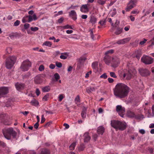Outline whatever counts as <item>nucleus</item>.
<instances>
[{"mask_svg":"<svg viewBox=\"0 0 154 154\" xmlns=\"http://www.w3.org/2000/svg\"><path fill=\"white\" fill-rule=\"evenodd\" d=\"M8 116L6 114H1L0 115V122H3L6 125L5 122V120H8Z\"/></svg>","mask_w":154,"mask_h":154,"instance_id":"2eb2a0df","label":"nucleus"},{"mask_svg":"<svg viewBox=\"0 0 154 154\" xmlns=\"http://www.w3.org/2000/svg\"><path fill=\"white\" fill-rule=\"evenodd\" d=\"M107 76L106 74V73H104L102 75H101L100 76V78H103L104 79H106L107 78Z\"/></svg>","mask_w":154,"mask_h":154,"instance_id":"de8ad7c7","label":"nucleus"},{"mask_svg":"<svg viewBox=\"0 0 154 154\" xmlns=\"http://www.w3.org/2000/svg\"><path fill=\"white\" fill-rule=\"evenodd\" d=\"M30 103L32 105L35 106H37L38 104V101L34 99H33V100L31 101Z\"/></svg>","mask_w":154,"mask_h":154,"instance_id":"2f4dec72","label":"nucleus"},{"mask_svg":"<svg viewBox=\"0 0 154 154\" xmlns=\"http://www.w3.org/2000/svg\"><path fill=\"white\" fill-rule=\"evenodd\" d=\"M95 88L94 87H89L86 89V91L88 93L91 92L92 91H95Z\"/></svg>","mask_w":154,"mask_h":154,"instance_id":"c85d7f7f","label":"nucleus"},{"mask_svg":"<svg viewBox=\"0 0 154 154\" xmlns=\"http://www.w3.org/2000/svg\"><path fill=\"white\" fill-rule=\"evenodd\" d=\"M116 111L122 117H123L125 112V108L121 105H117L116 106Z\"/></svg>","mask_w":154,"mask_h":154,"instance_id":"6e6552de","label":"nucleus"},{"mask_svg":"<svg viewBox=\"0 0 154 154\" xmlns=\"http://www.w3.org/2000/svg\"><path fill=\"white\" fill-rule=\"evenodd\" d=\"M111 125L112 127L116 130L119 129L123 131L127 127V124L125 122L123 123L120 121L114 120L111 121Z\"/></svg>","mask_w":154,"mask_h":154,"instance_id":"f03ea898","label":"nucleus"},{"mask_svg":"<svg viewBox=\"0 0 154 154\" xmlns=\"http://www.w3.org/2000/svg\"><path fill=\"white\" fill-rule=\"evenodd\" d=\"M119 22L116 20V23H115L114 24V27H117L118 26H119Z\"/></svg>","mask_w":154,"mask_h":154,"instance_id":"e2e57ef3","label":"nucleus"},{"mask_svg":"<svg viewBox=\"0 0 154 154\" xmlns=\"http://www.w3.org/2000/svg\"><path fill=\"white\" fill-rule=\"evenodd\" d=\"M98 62H95L93 63L92 64V66L93 68L95 69H98Z\"/></svg>","mask_w":154,"mask_h":154,"instance_id":"72a5a7b5","label":"nucleus"},{"mask_svg":"<svg viewBox=\"0 0 154 154\" xmlns=\"http://www.w3.org/2000/svg\"><path fill=\"white\" fill-rule=\"evenodd\" d=\"M85 148V146L83 143L80 144V146L78 147V150L81 151L83 150Z\"/></svg>","mask_w":154,"mask_h":154,"instance_id":"7c9ffc66","label":"nucleus"},{"mask_svg":"<svg viewBox=\"0 0 154 154\" xmlns=\"http://www.w3.org/2000/svg\"><path fill=\"white\" fill-rule=\"evenodd\" d=\"M137 3L136 0H131L127 4L125 9L126 11H129L131 9L135 6V4Z\"/></svg>","mask_w":154,"mask_h":154,"instance_id":"0eeeda50","label":"nucleus"},{"mask_svg":"<svg viewBox=\"0 0 154 154\" xmlns=\"http://www.w3.org/2000/svg\"><path fill=\"white\" fill-rule=\"evenodd\" d=\"M16 60L15 56H11L6 60V66L8 69H11L13 66Z\"/></svg>","mask_w":154,"mask_h":154,"instance_id":"20e7f679","label":"nucleus"},{"mask_svg":"<svg viewBox=\"0 0 154 154\" xmlns=\"http://www.w3.org/2000/svg\"><path fill=\"white\" fill-rule=\"evenodd\" d=\"M43 45L50 47L52 45V44L51 42L49 41H46L43 43Z\"/></svg>","mask_w":154,"mask_h":154,"instance_id":"c9c22d12","label":"nucleus"},{"mask_svg":"<svg viewBox=\"0 0 154 154\" xmlns=\"http://www.w3.org/2000/svg\"><path fill=\"white\" fill-rule=\"evenodd\" d=\"M136 73V71L135 69L132 68L129 69L127 73V79L130 80L135 75Z\"/></svg>","mask_w":154,"mask_h":154,"instance_id":"1a4fd4ad","label":"nucleus"},{"mask_svg":"<svg viewBox=\"0 0 154 154\" xmlns=\"http://www.w3.org/2000/svg\"><path fill=\"white\" fill-rule=\"evenodd\" d=\"M76 145V142L72 143L69 146V148L70 150H73L75 149V148Z\"/></svg>","mask_w":154,"mask_h":154,"instance_id":"c756f323","label":"nucleus"},{"mask_svg":"<svg viewBox=\"0 0 154 154\" xmlns=\"http://www.w3.org/2000/svg\"><path fill=\"white\" fill-rule=\"evenodd\" d=\"M150 42L151 43V45L150 46L152 45H154V37H153L150 41Z\"/></svg>","mask_w":154,"mask_h":154,"instance_id":"774afa93","label":"nucleus"},{"mask_svg":"<svg viewBox=\"0 0 154 154\" xmlns=\"http://www.w3.org/2000/svg\"><path fill=\"white\" fill-rule=\"evenodd\" d=\"M69 15L70 17H71L74 20H75L77 19L76 13L75 11L72 10L69 12Z\"/></svg>","mask_w":154,"mask_h":154,"instance_id":"6ab92c4d","label":"nucleus"},{"mask_svg":"<svg viewBox=\"0 0 154 154\" xmlns=\"http://www.w3.org/2000/svg\"><path fill=\"white\" fill-rule=\"evenodd\" d=\"M55 79L56 81H57L58 80L60 79V76L58 73H56L54 75Z\"/></svg>","mask_w":154,"mask_h":154,"instance_id":"58836bf2","label":"nucleus"},{"mask_svg":"<svg viewBox=\"0 0 154 154\" xmlns=\"http://www.w3.org/2000/svg\"><path fill=\"white\" fill-rule=\"evenodd\" d=\"M30 29L31 31L34 32H35L38 30V28L37 27H31L30 28Z\"/></svg>","mask_w":154,"mask_h":154,"instance_id":"a18cd8bd","label":"nucleus"},{"mask_svg":"<svg viewBox=\"0 0 154 154\" xmlns=\"http://www.w3.org/2000/svg\"><path fill=\"white\" fill-rule=\"evenodd\" d=\"M26 18H28V20L27 21L28 22H30L33 20H35L37 19V17L36 15L35 14H34L32 16L31 15L26 16Z\"/></svg>","mask_w":154,"mask_h":154,"instance_id":"dca6fc26","label":"nucleus"},{"mask_svg":"<svg viewBox=\"0 0 154 154\" xmlns=\"http://www.w3.org/2000/svg\"><path fill=\"white\" fill-rule=\"evenodd\" d=\"M36 95L37 96L39 95L40 94V92L38 88H36L35 92Z\"/></svg>","mask_w":154,"mask_h":154,"instance_id":"bf43d9fd","label":"nucleus"},{"mask_svg":"<svg viewBox=\"0 0 154 154\" xmlns=\"http://www.w3.org/2000/svg\"><path fill=\"white\" fill-rule=\"evenodd\" d=\"M131 39V38L130 37L126 38L123 39V41L124 42V44L126 43L127 42H129Z\"/></svg>","mask_w":154,"mask_h":154,"instance_id":"37998d69","label":"nucleus"},{"mask_svg":"<svg viewBox=\"0 0 154 154\" xmlns=\"http://www.w3.org/2000/svg\"><path fill=\"white\" fill-rule=\"evenodd\" d=\"M30 75L31 74L30 72H29L25 75H22L23 79H28Z\"/></svg>","mask_w":154,"mask_h":154,"instance_id":"f704fd0d","label":"nucleus"},{"mask_svg":"<svg viewBox=\"0 0 154 154\" xmlns=\"http://www.w3.org/2000/svg\"><path fill=\"white\" fill-rule=\"evenodd\" d=\"M110 75L111 77L114 78H116L117 77L115 73L113 72H110Z\"/></svg>","mask_w":154,"mask_h":154,"instance_id":"ea45409f","label":"nucleus"},{"mask_svg":"<svg viewBox=\"0 0 154 154\" xmlns=\"http://www.w3.org/2000/svg\"><path fill=\"white\" fill-rule=\"evenodd\" d=\"M114 52V50L113 49H111L109 50V51H108L106 52L105 53V55H108V54H112Z\"/></svg>","mask_w":154,"mask_h":154,"instance_id":"4c0bfd02","label":"nucleus"},{"mask_svg":"<svg viewBox=\"0 0 154 154\" xmlns=\"http://www.w3.org/2000/svg\"><path fill=\"white\" fill-rule=\"evenodd\" d=\"M135 57L138 59H139L140 57L141 54L140 50H137L135 51L134 52Z\"/></svg>","mask_w":154,"mask_h":154,"instance_id":"4be33fe9","label":"nucleus"},{"mask_svg":"<svg viewBox=\"0 0 154 154\" xmlns=\"http://www.w3.org/2000/svg\"><path fill=\"white\" fill-rule=\"evenodd\" d=\"M97 20V18L95 17L94 16H92L91 17L89 22L92 23V24H94L96 22Z\"/></svg>","mask_w":154,"mask_h":154,"instance_id":"a878e982","label":"nucleus"},{"mask_svg":"<svg viewBox=\"0 0 154 154\" xmlns=\"http://www.w3.org/2000/svg\"><path fill=\"white\" fill-rule=\"evenodd\" d=\"M87 114V108L84 107L82 109V110L81 113V116L83 119L86 118Z\"/></svg>","mask_w":154,"mask_h":154,"instance_id":"412c9836","label":"nucleus"},{"mask_svg":"<svg viewBox=\"0 0 154 154\" xmlns=\"http://www.w3.org/2000/svg\"><path fill=\"white\" fill-rule=\"evenodd\" d=\"M106 23V21L105 20H100L99 22V23L101 25H103Z\"/></svg>","mask_w":154,"mask_h":154,"instance_id":"4d7b16f0","label":"nucleus"},{"mask_svg":"<svg viewBox=\"0 0 154 154\" xmlns=\"http://www.w3.org/2000/svg\"><path fill=\"white\" fill-rule=\"evenodd\" d=\"M97 2L99 4L103 5L105 3V1L102 0H98L97 1Z\"/></svg>","mask_w":154,"mask_h":154,"instance_id":"c03bdc74","label":"nucleus"},{"mask_svg":"<svg viewBox=\"0 0 154 154\" xmlns=\"http://www.w3.org/2000/svg\"><path fill=\"white\" fill-rule=\"evenodd\" d=\"M90 35L91 36V37L92 39H94V35L93 34V30L92 29H90Z\"/></svg>","mask_w":154,"mask_h":154,"instance_id":"09e8293b","label":"nucleus"},{"mask_svg":"<svg viewBox=\"0 0 154 154\" xmlns=\"http://www.w3.org/2000/svg\"><path fill=\"white\" fill-rule=\"evenodd\" d=\"M116 43L118 44H124L123 39L118 41Z\"/></svg>","mask_w":154,"mask_h":154,"instance_id":"864d4df0","label":"nucleus"},{"mask_svg":"<svg viewBox=\"0 0 154 154\" xmlns=\"http://www.w3.org/2000/svg\"><path fill=\"white\" fill-rule=\"evenodd\" d=\"M84 141L85 143H88L91 139V137L89 135L88 132H85L84 134Z\"/></svg>","mask_w":154,"mask_h":154,"instance_id":"a211bd4d","label":"nucleus"},{"mask_svg":"<svg viewBox=\"0 0 154 154\" xmlns=\"http://www.w3.org/2000/svg\"><path fill=\"white\" fill-rule=\"evenodd\" d=\"M42 91L43 92H48L51 90V87L49 86H47L42 88Z\"/></svg>","mask_w":154,"mask_h":154,"instance_id":"bb28decb","label":"nucleus"},{"mask_svg":"<svg viewBox=\"0 0 154 154\" xmlns=\"http://www.w3.org/2000/svg\"><path fill=\"white\" fill-rule=\"evenodd\" d=\"M9 36L12 39L15 36V34L14 33H11L9 35Z\"/></svg>","mask_w":154,"mask_h":154,"instance_id":"603ef678","label":"nucleus"},{"mask_svg":"<svg viewBox=\"0 0 154 154\" xmlns=\"http://www.w3.org/2000/svg\"><path fill=\"white\" fill-rule=\"evenodd\" d=\"M139 72L142 76H147L149 74V71L147 69H139Z\"/></svg>","mask_w":154,"mask_h":154,"instance_id":"4468645a","label":"nucleus"},{"mask_svg":"<svg viewBox=\"0 0 154 154\" xmlns=\"http://www.w3.org/2000/svg\"><path fill=\"white\" fill-rule=\"evenodd\" d=\"M89 5L88 4L82 5L80 8V11L84 13H86L88 12L89 11L88 7Z\"/></svg>","mask_w":154,"mask_h":154,"instance_id":"f8f14e48","label":"nucleus"},{"mask_svg":"<svg viewBox=\"0 0 154 154\" xmlns=\"http://www.w3.org/2000/svg\"><path fill=\"white\" fill-rule=\"evenodd\" d=\"M64 20L63 17H61L58 20V22L59 23H62Z\"/></svg>","mask_w":154,"mask_h":154,"instance_id":"8fccbe9b","label":"nucleus"},{"mask_svg":"<svg viewBox=\"0 0 154 154\" xmlns=\"http://www.w3.org/2000/svg\"><path fill=\"white\" fill-rule=\"evenodd\" d=\"M108 80L109 82L110 83H112L114 81L113 79L112 78H109L108 79Z\"/></svg>","mask_w":154,"mask_h":154,"instance_id":"69168bd1","label":"nucleus"},{"mask_svg":"<svg viewBox=\"0 0 154 154\" xmlns=\"http://www.w3.org/2000/svg\"><path fill=\"white\" fill-rule=\"evenodd\" d=\"M15 86L17 90L20 91L24 88L25 87V85L24 83L17 82L15 84Z\"/></svg>","mask_w":154,"mask_h":154,"instance_id":"ddd939ff","label":"nucleus"},{"mask_svg":"<svg viewBox=\"0 0 154 154\" xmlns=\"http://www.w3.org/2000/svg\"><path fill=\"white\" fill-rule=\"evenodd\" d=\"M127 115L128 117L131 118L135 117L134 112L131 111H129L127 112Z\"/></svg>","mask_w":154,"mask_h":154,"instance_id":"cd10ccee","label":"nucleus"},{"mask_svg":"<svg viewBox=\"0 0 154 154\" xmlns=\"http://www.w3.org/2000/svg\"><path fill=\"white\" fill-rule=\"evenodd\" d=\"M112 66L114 68L117 67L120 63L119 59L117 57H114L112 58Z\"/></svg>","mask_w":154,"mask_h":154,"instance_id":"9b49d317","label":"nucleus"},{"mask_svg":"<svg viewBox=\"0 0 154 154\" xmlns=\"http://www.w3.org/2000/svg\"><path fill=\"white\" fill-rule=\"evenodd\" d=\"M104 131V129L103 127H99L97 130V133L98 134H102Z\"/></svg>","mask_w":154,"mask_h":154,"instance_id":"393cba45","label":"nucleus"},{"mask_svg":"<svg viewBox=\"0 0 154 154\" xmlns=\"http://www.w3.org/2000/svg\"><path fill=\"white\" fill-rule=\"evenodd\" d=\"M129 88L126 85L119 83L116 85L114 90V95L120 98L127 96L129 92Z\"/></svg>","mask_w":154,"mask_h":154,"instance_id":"f257e3e1","label":"nucleus"},{"mask_svg":"<svg viewBox=\"0 0 154 154\" xmlns=\"http://www.w3.org/2000/svg\"><path fill=\"white\" fill-rule=\"evenodd\" d=\"M63 28L64 29H72L71 26L67 25L63 26Z\"/></svg>","mask_w":154,"mask_h":154,"instance_id":"680f3d73","label":"nucleus"},{"mask_svg":"<svg viewBox=\"0 0 154 154\" xmlns=\"http://www.w3.org/2000/svg\"><path fill=\"white\" fill-rule=\"evenodd\" d=\"M56 65L57 67L60 68L62 66V64L60 62H56Z\"/></svg>","mask_w":154,"mask_h":154,"instance_id":"79ce46f5","label":"nucleus"},{"mask_svg":"<svg viewBox=\"0 0 154 154\" xmlns=\"http://www.w3.org/2000/svg\"><path fill=\"white\" fill-rule=\"evenodd\" d=\"M75 103L76 104H77V103H80V98L79 96V95H77L76 97H75Z\"/></svg>","mask_w":154,"mask_h":154,"instance_id":"e433bc0d","label":"nucleus"},{"mask_svg":"<svg viewBox=\"0 0 154 154\" xmlns=\"http://www.w3.org/2000/svg\"><path fill=\"white\" fill-rule=\"evenodd\" d=\"M147 41V40L146 39L144 38L143 40V41H141L140 42L139 44L141 45H143L145 43H146V42Z\"/></svg>","mask_w":154,"mask_h":154,"instance_id":"6e6d98bb","label":"nucleus"},{"mask_svg":"<svg viewBox=\"0 0 154 154\" xmlns=\"http://www.w3.org/2000/svg\"><path fill=\"white\" fill-rule=\"evenodd\" d=\"M61 55L60 56V58L61 59H66L67 58V57L69 56V53L67 52L61 53Z\"/></svg>","mask_w":154,"mask_h":154,"instance_id":"b1692460","label":"nucleus"},{"mask_svg":"<svg viewBox=\"0 0 154 154\" xmlns=\"http://www.w3.org/2000/svg\"><path fill=\"white\" fill-rule=\"evenodd\" d=\"M30 26V25L28 23H25L24 25V27L25 29H28Z\"/></svg>","mask_w":154,"mask_h":154,"instance_id":"13d9d810","label":"nucleus"},{"mask_svg":"<svg viewBox=\"0 0 154 154\" xmlns=\"http://www.w3.org/2000/svg\"><path fill=\"white\" fill-rule=\"evenodd\" d=\"M45 118L44 117V116L43 115H42V118H41V123L42 124L45 121Z\"/></svg>","mask_w":154,"mask_h":154,"instance_id":"5fc2aeb1","label":"nucleus"},{"mask_svg":"<svg viewBox=\"0 0 154 154\" xmlns=\"http://www.w3.org/2000/svg\"><path fill=\"white\" fill-rule=\"evenodd\" d=\"M9 88L8 87H3L0 88V98L8 93Z\"/></svg>","mask_w":154,"mask_h":154,"instance_id":"9d476101","label":"nucleus"},{"mask_svg":"<svg viewBox=\"0 0 154 154\" xmlns=\"http://www.w3.org/2000/svg\"><path fill=\"white\" fill-rule=\"evenodd\" d=\"M31 66L30 62L29 60H25L22 63L20 67V69L22 71H27L29 68Z\"/></svg>","mask_w":154,"mask_h":154,"instance_id":"39448f33","label":"nucleus"},{"mask_svg":"<svg viewBox=\"0 0 154 154\" xmlns=\"http://www.w3.org/2000/svg\"><path fill=\"white\" fill-rule=\"evenodd\" d=\"M103 60L106 64L109 65L112 61V58L110 56L106 55L104 57Z\"/></svg>","mask_w":154,"mask_h":154,"instance_id":"f3484780","label":"nucleus"},{"mask_svg":"<svg viewBox=\"0 0 154 154\" xmlns=\"http://www.w3.org/2000/svg\"><path fill=\"white\" fill-rule=\"evenodd\" d=\"M34 82L36 84H40L42 82L41 77L39 76H37L35 77L34 79Z\"/></svg>","mask_w":154,"mask_h":154,"instance_id":"aec40b11","label":"nucleus"},{"mask_svg":"<svg viewBox=\"0 0 154 154\" xmlns=\"http://www.w3.org/2000/svg\"><path fill=\"white\" fill-rule=\"evenodd\" d=\"M20 23V22L19 20H17L14 23V26H18Z\"/></svg>","mask_w":154,"mask_h":154,"instance_id":"49530a36","label":"nucleus"},{"mask_svg":"<svg viewBox=\"0 0 154 154\" xmlns=\"http://www.w3.org/2000/svg\"><path fill=\"white\" fill-rule=\"evenodd\" d=\"M49 68L51 69H53L55 68V66L54 64H51L49 66Z\"/></svg>","mask_w":154,"mask_h":154,"instance_id":"338daca9","label":"nucleus"},{"mask_svg":"<svg viewBox=\"0 0 154 154\" xmlns=\"http://www.w3.org/2000/svg\"><path fill=\"white\" fill-rule=\"evenodd\" d=\"M141 60L142 62L146 64H151L153 62V59L147 56L144 55L142 57Z\"/></svg>","mask_w":154,"mask_h":154,"instance_id":"423d86ee","label":"nucleus"},{"mask_svg":"<svg viewBox=\"0 0 154 154\" xmlns=\"http://www.w3.org/2000/svg\"><path fill=\"white\" fill-rule=\"evenodd\" d=\"M92 73V71H90L88 72L85 74V77L86 78H88L89 77V75L90 74H91Z\"/></svg>","mask_w":154,"mask_h":154,"instance_id":"052dcab7","label":"nucleus"},{"mask_svg":"<svg viewBox=\"0 0 154 154\" xmlns=\"http://www.w3.org/2000/svg\"><path fill=\"white\" fill-rule=\"evenodd\" d=\"M51 124V121H50L49 122H48L44 125V127H46L47 126H48Z\"/></svg>","mask_w":154,"mask_h":154,"instance_id":"0e129e2a","label":"nucleus"},{"mask_svg":"<svg viewBox=\"0 0 154 154\" xmlns=\"http://www.w3.org/2000/svg\"><path fill=\"white\" fill-rule=\"evenodd\" d=\"M49 96V94H47L46 95H45L44 96V97H43L42 100H43L46 101L47 100Z\"/></svg>","mask_w":154,"mask_h":154,"instance_id":"a19ab883","label":"nucleus"},{"mask_svg":"<svg viewBox=\"0 0 154 154\" xmlns=\"http://www.w3.org/2000/svg\"><path fill=\"white\" fill-rule=\"evenodd\" d=\"M122 30V29L121 28H118L117 29L116 31L115 32V33L117 35L120 34Z\"/></svg>","mask_w":154,"mask_h":154,"instance_id":"473e14b6","label":"nucleus"},{"mask_svg":"<svg viewBox=\"0 0 154 154\" xmlns=\"http://www.w3.org/2000/svg\"><path fill=\"white\" fill-rule=\"evenodd\" d=\"M39 154H50V150L46 148L42 149Z\"/></svg>","mask_w":154,"mask_h":154,"instance_id":"5701e85b","label":"nucleus"},{"mask_svg":"<svg viewBox=\"0 0 154 154\" xmlns=\"http://www.w3.org/2000/svg\"><path fill=\"white\" fill-rule=\"evenodd\" d=\"M45 68L44 66L43 65H41L39 67L38 69L40 71H42L43 70H44Z\"/></svg>","mask_w":154,"mask_h":154,"instance_id":"3c124183","label":"nucleus"},{"mask_svg":"<svg viewBox=\"0 0 154 154\" xmlns=\"http://www.w3.org/2000/svg\"><path fill=\"white\" fill-rule=\"evenodd\" d=\"M3 134L4 137L8 140H10L12 136L13 138H15L17 133L12 128H9L2 130Z\"/></svg>","mask_w":154,"mask_h":154,"instance_id":"7ed1b4c3","label":"nucleus"}]
</instances>
